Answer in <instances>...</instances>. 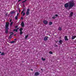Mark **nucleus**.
I'll return each instance as SVG.
<instances>
[{
	"instance_id": "obj_42",
	"label": "nucleus",
	"mask_w": 76,
	"mask_h": 76,
	"mask_svg": "<svg viewBox=\"0 0 76 76\" xmlns=\"http://www.w3.org/2000/svg\"><path fill=\"white\" fill-rule=\"evenodd\" d=\"M14 40H15V41H16V39H14Z\"/></svg>"
},
{
	"instance_id": "obj_24",
	"label": "nucleus",
	"mask_w": 76,
	"mask_h": 76,
	"mask_svg": "<svg viewBox=\"0 0 76 76\" xmlns=\"http://www.w3.org/2000/svg\"><path fill=\"white\" fill-rule=\"evenodd\" d=\"M42 59L43 61H45V58H44L43 57L42 58Z\"/></svg>"
},
{
	"instance_id": "obj_25",
	"label": "nucleus",
	"mask_w": 76,
	"mask_h": 76,
	"mask_svg": "<svg viewBox=\"0 0 76 76\" xmlns=\"http://www.w3.org/2000/svg\"><path fill=\"white\" fill-rule=\"evenodd\" d=\"M13 31H15L16 32H18V30H17V29H15Z\"/></svg>"
},
{
	"instance_id": "obj_34",
	"label": "nucleus",
	"mask_w": 76,
	"mask_h": 76,
	"mask_svg": "<svg viewBox=\"0 0 76 76\" xmlns=\"http://www.w3.org/2000/svg\"><path fill=\"white\" fill-rule=\"evenodd\" d=\"M19 16V14H18V13L17 14V15L16 16Z\"/></svg>"
},
{
	"instance_id": "obj_16",
	"label": "nucleus",
	"mask_w": 76,
	"mask_h": 76,
	"mask_svg": "<svg viewBox=\"0 0 76 76\" xmlns=\"http://www.w3.org/2000/svg\"><path fill=\"white\" fill-rule=\"evenodd\" d=\"M13 35V33L11 34L10 35V36H9L10 38H12V35Z\"/></svg>"
},
{
	"instance_id": "obj_31",
	"label": "nucleus",
	"mask_w": 76,
	"mask_h": 76,
	"mask_svg": "<svg viewBox=\"0 0 76 76\" xmlns=\"http://www.w3.org/2000/svg\"><path fill=\"white\" fill-rule=\"evenodd\" d=\"M55 16H56V17H58V15L57 14L55 15Z\"/></svg>"
},
{
	"instance_id": "obj_45",
	"label": "nucleus",
	"mask_w": 76,
	"mask_h": 76,
	"mask_svg": "<svg viewBox=\"0 0 76 76\" xmlns=\"http://www.w3.org/2000/svg\"><path fill=\"white\" fill-rule=\"evenodd\" d=\"M56 42L57 43V41H56Z\"/></svg>"
},
{
	"instance_id": "obj_23",
	"label": "nucleus",
	"mask_w": 76,
	"mask_h": 76,
	"mask_svg": "<svg viewBox=\"0 0 76 76\" xmlns=\"http://www.w3.org/2000/svg\"><path fill=\"white\" fill-rule=\"evenodd\" d=\"M20 31V35H22V34H23V32L22 31Z\"/></svg>"
},
{
	"instance_id": "obj_8",
	"label": "nucleus",
	"mask_w": 76,
	"mask_h": 76,
	"mask_svg": "<svg viewBox=\"0 0 76 76\" xmlns=\"http://www.w3.org/2000/svg\"><path fill=\"white\" fill-rule=\"evenodd\" d=\"M21 25L22 27H24V26H25V24H24V22L22 21L21 23Z\"/></svg>"
},
{
	"instance_id": "obj_41",
	"label": "nucleus",
	"mask_w": 76,
	"mask_h": 76,
	"mask_svg": "<svg viewBox=\"0 0 76 76\" xmlns=\"http://www.w3.org/2000/svg\"><path fill=\"white\" fill-rule=\"evenodd\" d=\"M21 62H22V63H24V62H25L24 61H22Z\"/></svg>"
},
{
	"instance_id": "obj_22",
	"label": "nucleus",
	"mask_w": 76,
	"mask_h": 76,
	"mask_svg": "<svg viewBox=\"0 0 76 76\" xmlns=\"http://www.w3.org/2000/svg\"><path fill=\"white\" fill-rule=\"evenodd\" d=\"M1 56H4V55H5V53H2L1 54Z\"/></svg>"
},
{
	"instance_id": "obj_6",
	"label": "nucleus",
	"mask_w": 76,
	"mask_h": 76,
	"mask_svg": "<svg viewBox=\"0 0 76 76\" xmlns=\"http://www.w3.org/2000/svg\"><path fill=\"white\" fill-rule=\"evenodd\" d=\"M48 37L47 36L45 37L44 39V40L45 41H46L48 40Z\"/></svg>"
},
{
	"instance_id": "obj_17",
	"label": "nucleus",
	"mask_w": 76,
	"mask_h": 76,
	"mask_svg": "<svg viewBox=\"0 0 76 76\" xmlns=\"http://www.w3.org/2000/svg\"><path fill=\"white\" fill-rule=\"evenodd\" d=\"M52 24H53V23H52V22H49V25H52Z\"/></svg>"
},
{
	"instance_id": "obj_21",
	"label": "nucleus",
	"mask_w": 76,
	"mask_h": 76,
	"mask_svg": "<svg viewBox=\"0 0 76 76\" xmlns=\"http://www.w3.org/2000/svg\"><path fill=\"white\" fill-rule=\"evenodd\" d=\"M23 30V28H21L19 29L20 31H22Z\"/></svg>"
},
{
	"instance_id": "obj_33",
	"label": "nucleus",
	"mask_w": 76,
	"mask_h": 76,
	"mask_svg": "<svg viewBox=\"0 0 76 76\" xmlns=\"http://www.w3.org/2000/svg\"><path fill=\"white\" fill-rule=\"evenodd\" d=\"M18 26H16L15 27V28H18Z\"/></svg>"
},
{
	"instance_id": "obj_40",
	"label": "nucleus",
	"mask_w": 76,
	"mask_h": 76,
	"mask_svg": "<svg viewBox=\"0 0 76 76\" xmlns=\"http://www.w3.org/2000/svg\"><path fill=\"white\" fill-rule=\"evenodd\" d=\"M13 32H11L10 33V34H13Z\"/></svg>"
},
{
	"instance_id": "obj_3",
	"label": "nucleus",
	"mask_w": 76,
	"mask_h": 76,
	"mask_svg": "<svg viewBox=\"0 0 76 76\" xmlns=\"http://www.w3.org/2000/svg\"><path fill=\"white\" fill-rule=\"evenodd\" d=\"M30 12V9H28L26 11V15L27 16H28V15H29Z\"/></svg>"
},
{
	"instance_id": "obj_44",
	"label": "nucleus",
	"mask_w": 76,
	"mask_h": 76,
	"mask_svg": "<svg viewBox=\"0 0 76 76\" xmlns=\"http://www.w3.org/2000/svg\"><path fill=\"white\" fill-rule=\"evenodd\" d=\"M18 29H19V28H18L17 29V30H18Z\"/></svg>"
},
{
	"instance_id": "obj_11",
	"label": "nucleus",
	"mask_w": 76,
	"mask_h": 76,
	"mask_svg": "<svg viewBox=\"0 0 76 76\" xmlns=\"http://www.w3.org/2000/svg\"><path fill=\"white\" fill-rule=\"evenodd\" d=\"M39 75V73L38 72H36L35 73V76H38Z\"/></svg>"
},
{
	"instance_id": "obj_36",
	"label": "nucleus",
	"mask_w": 76,
	"mask_h": 76,
	"mask_svg": "<svg viewBox=\"0 0 76 76\" xmlns=\"http://www.w3.org/2000/svg\"><path fill=\"white\" fill-rule=\"evenodd\" d=\"M22 0H18V2H19V1H20Z\"/></svg>"
},
{
	"instance_id": "obj_46",
	"label": "nucleus",
	"mask_w": 76,
	"mask_h": 76,
	"mask_svg": "<svg viewBox=\"0 0 76 76\" xmlns=\"http://www.w3.org/2000/svg\"><path fill=\"white\" fill-rule=\"evenodd\" d=\"M14 36H16V34H15Z\"/></svg>"
},
{
	"instance_id": "obj_15",
	"label": "nucleus",
	"mask_w": 76,
	"mask_h": 76,
	"mask_svg": "<svg viewBox=\"0 0 76 76\" xmlns=\"http://www.w3.org/2000/svg\"><path fill=\"white\" fill-rule=\"evenodd\" d=\"M16 41H12L10 42V44H13V43H15V42Z\"/></svg>"
},
{
	"instance_id": "obj_14",
	"label": "nucleus",
	"mask_w": 76,
	"mask_h": 76,
	"mask_svg": "<svg viewBox=\"0 0 76 76\" xmlns=\"http://www.w3.org/2000/svg\"><path fill=\"white\" fill-rule=\"evenodd\" d=\"M75 38H76V36H72V39H75Z\"/></svg>"
},
{
	"instance_id": "obj_5",
	"label": "nucleus",
	"mask_w": 76,
	"mask_h": 76,
	"mask_svg": "<svg viewBox=\"0 0 76 76\" xmlns=\"http://www.w3.org/2000/svg\"><path fill=\"white\" fill-rule=\"evenodd\" d=\"M24 11H26V10L25 9L23 10L21 13V15H22L23 13V16H24L25 15V13L24 12Z\"/></svg>"
},
{
	"instance_id": "obj_30",
	"label": "nucleus",
	"mask_w": 76,
	"mask_h": 76,
	"mask_svg": "<svg viewBox=\"0 0 76 76\" xmlns=\"http://www.w3.org/2000/svg\"><path fill=\"white\" fill-rule=\"evenodd\" d=\"M49 53H50V54H53V52H52L51 51H50V52H49Z\"/></svg>"
},
{
	"instance_id": "obj_27",
	"label": "nucleus",
	"mask_w": 76,
	"mask_h": 76,
	"mask_svg": "<svg viewBox=\"0 0 76 76\" xmlns=\"http://www.w3.org/2000/svg\"><path fill=\"white\" fill-rule=\"evenodd\" d=\"M55 18H56V16H55V15H53V16L52 17V18L55 19Z\"/></svg>"
},
{
	"instance_id": "obj_37",
	"label": "nucleus",
	"mask_w": 76,
	"mask_h": 76,
	"mask_svg": "<svg viewBox=\"0 0 76 76\" xmlns=\"http://www.w3.org/2000/svg\"><path fill=\"white\" fill-rule=\"evenodd\" d=\"M11 21H12V19H11L10 21V22H11Z\"/></svg>"
},
{
	"instance_id": "obj_10",
	"label": "nucleus",
	"mask_w": 76,
	"mask_h": 76,
	"mask_svg": "<svg viewBox=\"0 0 76 76\" xmlns=\"http://www.w3.org/2000/svg\"><path fill=\"white\" fill-rule=\"evenodd\" d=\"M64 39L65 41H68L69 39H67V36H65L64 37Z\"/></svg>"
},
{
	"instance_id": "obj_1",
	"label": "nucleus",
	"mask_w": 76,
	"mask_h": 76,
	"mask_svg": "<svg viewBox=\"0 0 76 76\" xmlns=\"http://www.w3.org/2000/svg\"><path fill=\"white\" fill-rule=\"evenodd\" d=\"M68 3L69 4V9H71L73 7L75 6V3L73 1H69Z\"/></svg>"
},
{
	"instance_id": "obj_32",
	"label": "nucleus",
	"mask_w": 76,
	"mask_h": 76,
	"mask_svg": "<svg viewBox=\"0 0 76 76\" xmlns=\"http://www.w3.org/2000/svg\"><path fill=\"white\" fill-rule=\"evenodd\" d=\"M7 15H8V13H7L5 14V16H7Z\"/></svg>"
},
{
	"instance_id": "obj_19",
	"label": "nucleus",
	"mask_w": 76,
	"mask_h": 76,
	"mask_svg": "<svg viewBox=\"0 0 76 76\" xmlns=\"http://www.w3.org/2000/svg\"><path fill=\"white\" fill-rule=\"evenodd\" d=\"M58 30L60 31H61V28L60 27H59Z\"/></svg>"
},
{
	"instance_id": "obj_12",
	"label": "nucleus",
	"mask_w": 76,
	"mask_h": 76,
	"mask_svg": "<svg viewBox=\"0 0 76 76\" xmlns=\"http://www.w3.org/2000/svg\"><path fill=\"white\" fill-rule=\"evenodd\" d=\"M73 12H71L69 14L70 16H73Z\"/></svg>"
},
{
	"instance_id": "obj_39",
	"label": "nucleus",
	"mask_w": 76,
	"mask_h": 76,
	"mask_svg": "<svg viewBox=\"0 0 76 76\" xmlns=\"http://www.w3.org/2000/svg\"><path fill=\"white\" fill-rule=\"evenodd\" d=\"M30 70H31V71H33V69H31Z\"/></svg>"
},
{
	"instance_id": "obj_35",
	"label": "nucleus",
	"mask_w": 76,
	"mask_h": 76,
	"mask_svg": "<svg viewBox=\"0 0 76 76\" xmlns=\"http://www.w3.org/2000/svg\"><path fill=\"white\" fill-rule=\"evenodd\" d=\"M21 20H23V17H21Z\"/></svg>"
},
{
	"instance_id": "obj_9",
	"label": "nucleus",
	"mask_w": 76,
	"mask_h": 76,
	"mask_svg": "<svg viewBox=\"0 0 76 76\" xmlns=\"http://www.w3.org/2000/svg\"><path fill=\"white\" fill-rule=\"evenodd\" d=\"M15 11L14 10H13L12 11H11L10 12V14L11 15H12V14H15Z\"/></svg>"
},
{
	"instance_id": "obj_26",
	"label": "nucleus",
	"mask_w": 76,
	"mask_h": 76,
	"mask_svg": "<svg viewBox=\"0 0 76 76\" xmlns=\"http://www.w3.org/2000/svg\"><path fill=\"white\" fill-rule=\"evenodd\" d=\"M54 47H58V45H56V44H54Z\"/></svg>"
},
{
	"instance_id": "obj_28",
	"label": "nucleus",
	"mask_w": 76,
	"mask_h": 76,
	"mask_svg": "<svg viewBox=\"0 0 76 76\" xmlns=\"http://www.w3.org/2000/svg\"><path fill=\"white\" fill-rule=\"evenodd\" d=\"M27 1V0H25V1L22 2V3H25V2H26Z\"/></svg>"
},
{
	"instance_id": "obj_29",
	"label": "nucleus",
	"mask_w": 76,
	"mask_h": 76,
	"mask_svg": "<svg viewBox=\"0 0 76 76\" xmlns=\"http://www.w3.org/2000/svg\"><path fill=\"white\" fill-rule=\"evenodd\" d=\"M13 24V22H11V23L10 24V26H12V25Z\"/></svg>"
},
{
	"instance_id": "obj_2",
	"label": "nucleus",
	"mask_w": 76,
	"mask_h": 76,
	"mask_svg": "<svg viewBox=\"0 0 76 76\" xmlns=\"http://www.w3.org/2000/svg\"><path fill=\"white\" fill-rule=\"evenodd\" d=\"M5 24V33L7 34L9 32L8 30L9 29V23L7 22Z\"/></svg>"
},
{
	"instance_id": "obj_18",
	"label": "nucleus",
	"mask_w": 76,
	"mask_h": 76,
	"mask_svg": "<svg viewBox=\"0 0 76 76\" xmlns=\"http://www.w3.org/2000/svg\"><path fill=\"white\" fill-rule=\"evenodd\" d=\"M18 16H16L15 17V20H18Z\"/></svg>"
},
{
	"instance_id": "obj_13",
	"label": "nucleus",
	"mask_w": 76,
	"mask_h": 76,
	"mask_svg": "<svg viewBox=\"0 0 76 76\" xmlns=\"http://www.w3.org/2000/svg\"><path fill=\"white\" fill-rule=\"evenodd\" d=\"M59 43H60V44H62V43H63V40H60L59 41Z\"/></svg>"
},
{
	"instance_id": "obj_43",
	"label": "nucleus",
	"mask_w": 76,
	"mask_h": 76,
	"mask_svg": "<svg viewBox=\"0 0 76 76\" xmlns=\"http://www.w3.org/2000/svg\"><path fill=\"white\" fill-rule=\"evenodd\" d=\"M1 52L0 51V54H1Z\"/></svg>"
},
{
	"instance_id": "obj_20",
	"label": "nucleus",
	"mask_w": 76,
	"mask_h": 76,
	"mask_svg": "<svg viewBox=\"0 0 76 76\" xmlns=\"http://www.w3.org/2000/svg\"><path fill=\"white\" fill-rule=\"evenodd\" d=\"M28 35H27L25 36V39H26L27 38H28Z\"/></svg>"
},
{
	"instance_id": "obj_38",
	"label": "nucleus",
	"mask_w": 76,
	"mask_h": 76,
	"mask_svg": "<svg viewBox=\"0 0 76 76\" xmlns=\"http://www.w3.org/2000/svg\"><path fill=\"white\" fill-rule=\"evenodd\" d=\"M20 9H19V12L20 13Z\"/></svg>"
},
{
	"instance_id": "obj_7",
	"label": "nucleus",
	"mask_w": 76,
	"mask_h": 76,
	"mask_svg": "<svg viewBox=\"0 0 76 76\" xmlns=\"http://www.w3.org/2000/svg\"><path fill=\"white\" fill-rule=\"evenodd\" d=\"M43 23L45 25H47L48 24V21L46 20H44L43 21Z\"/></svg>"
},
{
	"instance_id": "obj_4",
	"label": "nucleus",
	"mask_w": 76,
	"mask_h": 76,
	"mask_svg": "<svg viewBox=\"0 0 76 76\" xmlns=\"http://www.w3.org/2000/svg\"><path fill=\"white\" fill-rule=\"evenodd\" d=\"M64 7L65 8H67V7H69L68 9L69 10V2L65 4Z\"/></svg>"
}]
</instances>
